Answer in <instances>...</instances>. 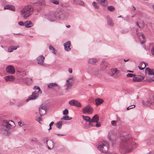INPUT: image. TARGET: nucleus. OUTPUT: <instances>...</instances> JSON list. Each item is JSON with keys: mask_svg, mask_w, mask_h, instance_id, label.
<instances>
[{"mask_svg": "<svg viewBox=\"0 0 154 154\" xmlns=\"http://www.w3.org/2000/svg\"><path fill=\"white\" fill-rule=\"evenodd\" d=\"M33 12V8L31 5H27L25 6L20 11L21 15L24 19H26Z\"/></svg>", "mask_w": 154, "mask_h": 154, "instance_id": "2", "label": "nucleus"}, {"mask_svg": "<svg viewBox=\"0 0 154 154\" xmlns=\"http://www.w3.org/2000/svg\"><path fill=\"white\" fill-rule=\"evenodd\" d=\"M32 79L31 78H26L23 81V82L26 84L27 85H29L31 84L32 83Z\"/></svg>", "mask_w": 154, "mask_h": 154, "instance_id": "21", "label": "nucleus"}, {"mask_svg": "<svg viewBox=\"0 0 154 154\" xmlns=\"http://www.w3.org/2000/svg\"><path fill=\"white\" fill-rule=\"evenodd\" d=\"M57 11H55L51 13L48 17V20L51 22H53L56 21L57 20L58 15Z\"/></svg>", "mask_w": 154, "mask_h": 154, "instance_id": "5", "label": "nucleus"}, {"mask_svg": "<svg viewBox=\"0 0 154 154\" xmlns=\"http://www.w3.org/2000/svg\"><path fill=\"white\" fill-rule=\"evenodd\" d=\"M135 107V106L134 105H132L130 106H129L127 107L126 109L127 110H128L131 109H132V108Z\"/></svg>", "mask_w": 154, "mask_h": 154, "instance_id": "47", "label": "nucleus"}, {"mask_svg": "<svg viewBox=\"0 0 154 154\" xmlns=\"http://www.w3.org/2000/svg\"><path fill=\"white\" fill-rule=\"evenodd\" d=\"M51 126H50V128H49L48 129V130H51Z\"/></svg>", "mask_w": 154, "mask_h": 154, "instance_id": "64", "label": "nucleus"}, {"mask_svg": "<svg viewBox=\"0 0 154 154\" xmlns=\"http://www.w3.org/2000/svg\"><path fill=\"white\" fill-rule=\"evenodd\" d=\"M4 9L5 10L8 9L13 11H15V10L14 6L11 5H5V6Z\"/></svg>", "mask_w": 154, "mask_h": 154, "instance_id": "20", "label": "nucleus"}, {"mask_svg": "<svg viewBox=\"0 0 154 154\" xmlns=\"http://www.w3.org/2000/svg\"><path fill=\"white\" fill-rule=\"evenodd\" d=\"M42 93V91L41 89H39L38 92L34 91L32 93V94L29 96H38L41 95Z\"/></svg>", "mask_w": 154, "mask_h": 154, "instance_id": "22", "label": "nucleus"}, {"mask_svg": "<svg viewBox=\"0 0 154 154\" xmlns=\"http://www.w3.org/2000/svg\"><path fill=\"white\" fill-rule=\"evenodd\" d=\"M62 121H60L57 123L56 124V127L59 129H60L62 127Z\"/></svg>", "mask_w": 154, "mask_h": 154, "instance_id": "36", "label": "nucleus"}, {"mask_svg": "<svg viewBox=\"0 0 154 154\" xmlns=\"http://www.w3.org/2000/svg\"><path fill=\"white\" fill-rule=\"evenodd\" d=\"M111 73H110V75L111 76L113 75L116 73H119V70H117L116 68H113L111 69Z\"/></svg>", "mask_w": 154, "mask_h": 154, "instance_id": "27", "label": "nucleus"}, {"mask_svg": "<svg viewBox=\"0 0 154 154\" xmlns=\"http://www.w3.org/2000/svg\"><path fill=\"white\" fill-rule=\"evenodd\" d=\"M98 61L97 59L91 58L89 59L88 60V63H89L93 64Z\"/></svg>", "mask_w": 154, "mask_h": 154, "instance_id": "26", "label": "nucleus"}, {"mask_svg": "<svg viewBox=\"0 0 154 154\" xmlns=\"http://www.w3.org/2000/svg\"><path fill=\"white\" fill-rule=\"evenodd\" d=\"M6 72L10 74H14L15 73V70L13 66L9 65L6 69Z\"/></svg>", "mask_w": 154, "mask_h": 154, "instance_id": "12", "label": "nucleus"}, {"mask_svg": "<svg viewBox=\"0 0 154 154\" xmlns=\"http://www.w3.org/2000/svg\"><path fill=\"white\" fill-rule=\"evenodd\" d=\"M25 25L26 27H30L32 26V23L30 21H27L25 22Z\"/></svg>", "mask_w": 154, "mask_h": 154, "instance_id": "33", "label": "nucleus"}, {"mask_svg": "<svg viewBox=\"0 0 154 154\" xmlns=\"http://www.w3.org/2000/svg\"><path fill=\"white\" fill-rule=\"evenodd\" d=\"M50 2L55 5H57L59 4V2L58 0H51Z\"/></svg>", "mask_w": 154, "mask_h": 154, "instance_id": "38", "label": "nucleus"}, {"mask_svg": "<svg viewBox=\"0 0 154 154\" xmlns=\"http://www.w3.org/2000/svg\"><path fill=\"white\" fill-rule=\"evenodd\" d=\"M136 24L141 29L143 28L145 25V23L143 21H142L140 23V25H139L138 22H136Z\"/></svg>", "mask_w": 154, "mask_h": 154, "instance_id": "32", "label": "nucleus"}, {"mask_svg": "<svg viewBox=\"0 0 154 154\" xmlns=\"http://www.w3.org/2000/svg\"><path fill=\"white\" fill-rule=\"evenodd\" d=\"M108 139L109 140V141H112V140L111 139V138L110 137V136H108Z\"/></svg>", "mask_w": 154, "mask_h": 154, "instance_id": "59", "label": "nucleus"}, {"mask_svg": "<svg viewBox=\"0 0 154 154\" xmlns=\"http://www.w3.org/2000/svg\"><path fill=\"white\" fill-rule=\"evenodd\" d=\"M18 46H11L10 47L8 48V51L9 52H12L13 50H16Z\"/></svg>", "mask_w": 154, "mask_h": 154, "instance_id": "31", "label": "nucleus"}, {"mask_svg": "<svg viewBox=\"0 0 154 154\" xmlns=\"http://www.w3.org/2000/svg\"><path fill=\"white\" fill-rule=\"evenodd\" d=\"M92 5L95 8L98 9L99 8V6L96 2H94L92 3Z\"/></svg>", "mask_w": 154, "mask_h": 154, "instance_id": "42", "label": "nucleus"}, {"mask_svg": "<svg viewBox=\"0 0 154 154\" xmlns=\"http://www.w3.org/2000/svg\"><path fill=\"white\" fill-rule=\"evenodd\" d=\"M132 10L133 11H134L136 10L134 6H133Z\"/></svg>", "mask_w": 154, "mask_h": 154, "instance_id": "60", "label": "nucleus"}, {"mask_svg": "<svg viewBox=\"0 0 154 154\" xmlns=\"http://www.w3.org/2000/svg\"><path fill=\"white\" fill-rule=\"evenodd\" d=\"M34 89L35 90H38L40 89L39 87L38 86H35L34 87Z\"/></svg>", "mask_w": 154, "mask_h": 154, "instance_id": "54", "label": "nucleus"}, {"mask_svg": "<svg viewBox=\"0 0 154 154\" xmlns=\"http://www.w3.org/2000/svg\"><path fill=\"white\" fill-rule=\"evenodd\" d=\"M116 121L113 120L111 122V124L112 126H116L117 125Z\"/></svg>", "mask_w": 154, "mask_h": 154, "instance_id": "46", "label": "nucleus"}, {"mask_svg": "<svg viewBox=\"0 0 154 154\" xmlns=\"http://www.w3.org/2000/svg\"><path fill=\"white\" fill-rule=\"evenodd\" d=\"M74 81L73 77L70 78L66 81V85L67 86L66 89L68 90L72 85V82Z\"/></svg>", "mask_w": 154, "mask_h": 154, "instance_id": "8", "label": "nucleus"}, {"mask_svg": "<svg viewBox=\"0 0 154 154\" xmlns=\"http://www.w3.org/2000/svg\"><path fill=\"white\" fill-rule=\"evenodd\" d=\"M57 134V135H58L59 136H61L65 135H64V134Z\"/></svg>", "mask_w": 154, "mask_h": 154, "instance_id": "58", "label": "nucleus"}, {"mask_svg": "<svg viewBox=\"0 0 154 154\" xmlns=\"http://www.w3.org/2000/svg\"><path fill=\"white\" fill-rule=\"evenodd\" d=\"M54 124V122H51V123L49 124V126H51H51H52L53 124Z\"/></svg>", "mask_w": 154, "mask_h": 154, "instance_id": "57", "label": "nucleus"}, {"mask_svg": "<svg viewBox=\"0 0 154 154\" xmlns=\"http://www.w3.org/2000/svg\"><path fill=\"white\" fill-rule=\"evenodd\" d=\"M57 11L58 14L57 16L58 17L57 19L63 20L66 18L67 16L64 14L58 11Z\"/></svg>", "mask_w": 154, "mask_h": 154, "instance_id": "14", "label": "nucleus"}, {"mask_svg": "<svg viewBox=\"0 0 154 154\" xmlns=\"http://www.w3.org/2000/svg\"><path fill=\"white\" fill-rule=\"evenodd\" d=\"M121 142L120 144V148L124 151L129 152L135 147V143L133 141L132 138L128 136L121 137Z\"/></svg>", "mask_w": 154, "mask_h": 154, "instance_id": "1", "label": "nucleus"}, {"mask_svg": "<svg viewBox=\"0 0 154 154\" xmlns=\"http://www.w3.org/2000/svg\"><path fill=\"white\" fill-rule=\"evenodd\" d=\"M46 143L48 149H51L53 148L54 147V143L51 140H46Z\"/></svg>", "mask_w": 154, "mask_h": 154, "instance_id": "16", "label": "nucleus"}, {"mask_svg": "<svg viewBox=\"0 0 154 154\" xmlns=\"http://www.w3.org/2000/svg\"><path fill=\"white\" fill-rule=\"evenodd\" d=\"M107 9L110 11H114L115 8L112 6H109L107 7Z\"/></svg>", "mask_w": 154, "mask_h": 154, "instance_id": "37", "label": "nucleus"}, {"mask_svg": "<svg viewBox=\"0 0 154 154\" xmlns=\"http://www.w3.org/2000/svg\"><path fill=\"white\" fill-rule=\"evenodd\" d=\"M99 117L98 115H95L91 119V122H94L98 123V122L99 120Z\"/></svg>", "mask_w": 154, "mask_h": 154, "instance_id": "23", "label": "nucleus"}, {"mask_svg": "<svg viewBox=\"0 0 154 154\" xmlns=\"http://www.w3.org/2000/svg\"><path fill=\"white\" fill-rule=\"evenodd\" d=\"M94 122H91V121L89 122L88 125L89 126H94V125L92 123Z\"/></svg>", "mask_w": 154, "mask_h": 154, "instance_id": "50", "label": "nucleus"}, {"mask_svg": "<svg viewBox=\"0 0 154 154\" xmlns=\"http://www.w3.org/2000/svg\"><path fill=\"white\" fill-rule=\"evenodd\" d=\"M148 80H149V82H151L152 81H154V79H149Z\"/></svg>", "mask_w": 154, "mask_h": 154, "instance_id": "61", "label": "nucleus"}, {"mask_svg": "<svg viewBox=\"0 0 154 154\" xmlns=\"http://www.w3.org/2000/svg\"><path fill=\"white\" fill-rule=\"evenodd\" d=\"M69 112L68 110L66 109L63 111V114L64 115H66Z\"/></svg>", "mask_w": 154, "mask_h": 154, "instance_id": "44", "label": "nucleus"}, {"mask_svg": "<svg viewBox=\"0 0 154 154\" xmlns=\"http://www.w3.org/2000/svg\"><path fill=\"white\" fill-rule=\"evenodd\" d=\"M18 24L20 26H24L25 25V23L22 21H20L18 22Z\"/></svg>", "mask_w": 154, "mask_h": 154, "instance_id": "52", "label": "nucleus"}, {"mask_svg": "<svg viewBox=\"0 0 154 154\" xmlns=\"http://www.w3.org/2000/svg\"><path fill=\"white\" fill-rule=\"evenodd\" d=\"M107 24L110 26H112L113 25V23L111 19L109 18L108 19Z\"/></svg>", "mask_w": 154, "mask_h": 154, "instance_id": "35", "label": "nucleus"}, {"mask_svg": "<svg viewBox=\"0 0 154 154\" xmlns=\"http://www.w3.org/2000/svg\"><path fill=\"white\" fill-rule=\"evenodd\" d=\"M23 105V103L22 102H19L17 103V106H22Z\"/></svg>", "mask_w": 154, "mask_h": 154, "instance_id": "51", "label": "nucleus"}, {"mask_svg": "<svg viewBox=\"0 0 154 154\" xmlns=\"http://www.w3.org/2000/svg\"><path fill=\"white\" fill-rule=\"evenodd\" d=\"M46 107L45 105L42 104L38 108L39 113L41 116H43L46 113Z\"/></svg>", "mask_w": 154, "mask_h": 154, "instance_id": "7", "label": "nucleus"}, {"mask_svg": "<svg viewBox=\"0 0 154 154\" xmlns=\"http://www.w3.org/2000/svg\"><path fill=\"white\" fill-rule=\"evenodd\" d=\"M49 49L50 51L53 53L55 54H56V53L54 51V49L52 46L51 45L50 46Z\"/></svg>", "mask_w": 154, "mask_h": 154, "instance_id": "43", "label": "nucleus"}, {"mask_svg": "<svg viewBox=\"0 0 154 154\" xmlns=\"http://www.w3.org/2000/svg\"><path fill=\"white\" fill-rule=\"evenodd\" d=\"M96 1L103 6H105L107 5V2L106 0H96Z\"/></svg>", "mask_w": 154, "mask_h": 154, "instance_id": "29", "label": "nucleus"}, {"mask_svg": "<svg viewBox=\"0 0 154 154\" xmlns=\"http://www.w3.org/2000/svg\"><path fill=\"white\" fill-rule=\"evenodd\" d=\"M142 103L143 105L145 106H147L150 104V103L149 99H147L146 100V99H143L142 101Z\"/></svg>", "mask_w": 154, "mask_h": 154, "instance_id": "24", "label": "nucleus"}, {"mask_svg": "<svg viewBox=\"0 0 154 154\" xmlns=\"http://www.w3.org/2000/svg\"><path fill=\"white\" fill-rule=\"evenodd\" d=\"M64 119L65 120H71L72 118L69 117V116H64Z\"/></svg>", "mask_w": 154, "mask_h": 154, "instance_id": "45", "label": "nucleus"}, {"mask_svg": "<svg viewBox=\"0 0 154 154\" xmlns=\"http://www.w3.org/2000/svg\"><path fill=\"white\" fill-rule=\"evenodd\" d=\"M48 87L49 88L54 89H59L60 88V86L57 84L55 83H52L49 84L48 85Z\"/></svg>", "mask_w": 154, "mask_h": 154, "instance_id": "10", "label": "nucleus"}, {"mask_svg": "<svg viewBox=\"0 0 154 154\" xmlns=\"http://www.w3.org/2000/svg\"><path fill=\"white\" fill-rule=\"evenodd\" d=\"M37 97H29V98L26 100V102H28L30 100H34L37 98Z\"/></svg>", "mask_w": 154, "mask_h": 154, "instance_id": "41", "label": "nucleus"}, {"mask_svg": "<svg viewBox=\"0 0 154 154\" xmlns=\"http://www.w3.org/2000/svg\"><path fill=\"white\" fill-rule=\"evenodd\" d=\"M69 103L71 106H75L78 107H81L82 106L81 104L79 102L74 100L69 101Z\"/></svg>", "mask_w": 154, "mask_h": 154, "instance_id": "9", "label": "nucleus"}, {"mask_svg": "<svg viewBox=\"0 0 154 154\" xmlns=\"http://www.w3.org/2000/svg\"><path fill=\"white\" fill-rule=\"evenodd\" d=\"M136 32L137 34V35L138 37L139 38V40L140 41L141 43L143 44L144 42H145V37L144 36V35L143 34V33L141 32L139 33L137 32V29H136Z\"/></svg>", "mask_w": 154, "mask_h": 154, "instance_id": "11", "label": "nucleus"}, {"mask_svg": "<svg viewBox=\"0 0 154 154\" xmlns=\"http://www.w3.org/2000/svg\"><path fill=\"white\" fill-rule=\"evenodd\" d=\"M82 117L83 119L87 122H89L91 121V118L89 116H82Z\"/></svg>", "mask_w": 154, "mask_h": 154, "instance_id": "34", "label": "nucleus"}, {"mask_svg": "<svg viewBox=\"0 0 154 154\" xmlns=\"http://www.w3.org/2000/svg\"><path fill=\"white\" fill-rule=\"evenodd\" d=\"M151 51L152 54L153 55H154V46H153L152 48Z\"/></svg>", "mask_w": 154, "mask_h": 154, "instance_id": "53", "label": "nucleus"}, {"mask_svg": "<svg viewBox=\"0 0 154 154\" xmlns=\"http://www.w3.org/2000/svg\"><path fill=\"white\" fill-rule=\"evenodd\" d=\"M44 59L45 57L43 55H41L39 56L37 58V60L38 61V63L41 65H43Z\"/></svg>", "mask_w": 154, "mask_h": 154, "instance_id": "15", "label": "nucleus"}, {"mask_svg": "<svg viewBox=\"0 0 154 154\" xmlns=\"http://www.w3.org/2000/svg\"><path fill=\"white\" fill-rule=\"evenodd\" d=\"M109 144L107 142H102L99 144L98 149L102 152H106L107 151Z\"/></svg>", "mask_w": 154, "mask_h": 154, "instance_id": "3", "label": "nucleus"}, {"mask_svg": "<svg viewBox=\"0 0 154 154\" xmlns=\"http://www.w3.org/2000/svg\"><path fill=\"white\" fill-rule=\"evenodd\" d=\"M4 79L6 82H12L15 80V78L12 75H9L4 77Z\"/></svg>", "mask_w": 154, "mask_h": 154, "instance_id": "17", "label": "nucleus"}, {"mask_svg": "<svg viewBox=\"0 0 154 154\" xmlns=\"http://www.w3.org/2000/svg\"><path fill=\"white\" fill-rule=\"evenodd\" d=\"M41 118L40 117H39L38 118V119L39 120V121H40V120H41Z\"/></svg>", "mask_w": 154, "mask_h": 154, "instance_id": "63", "label": "nucleus"}, {"mask_svg": "<svg viewBox=\"0 0 154 154\" xmlns=\"http://www.w3.org/2000/svg\"><path fill=\"white\" fill-rule=\"evenodd\" d=\"M146 67V64L144 62H142L141 63L139 66L138 68L139 69L141 70H143Z\"/></svg>", "mask_w": 154, "mask_h": 154, "instance_id": "30", "label": "nucleus"}, {"mask_svg": "<svg viewBox=\"0 0 154 154\" xmlns=\"http://www.w3.org/2000/svg\"><path fill=\"white\" fill-rule=\"evenodd\" d=\"M149 100L150 101V104H152L154 103V97H151V98H149Z\"/></svg>", "mask_w": 154, "mask_h": 154, "instance_id": "39", "label": "nucleus"}, {"mask_svg": "<svg viewBox=\"0 0 154 154\" xmlns=\"http://www.w3.org/2000/svg\"><path fill=\"white\" fill-rule=\"evenodd\" d=\"M144 79V77L142 75H135L134 76L133 80L134 82H140Z\"/></svg>", "mask_w": 154, "mask_h": 154, "instance_id": "13", "label": "nucleus"}, {"mask_svg": "<svg viewBox=\"0 0 154 154\" xmlns=\"http://www.w3.org/2000/svg\"><path fill=\"white\" fill-rule=\"evenodd\" d=\"M73 2L74 4L82 6H83L84 4V2L81 0H74Z\"/></svg>", "mask_w": 154, "mask_h": 154, "instance_id": "28", "label": "nucleus"}, {"mask_svg": "<svg viewBox=\"0 0 154 154\" xmlns=\"http://www.w3.org/2000/svg\"><path fill=\"white\" fill-rule=\"evenodd\" d=\"M70 46L71 42L70 41H68L65 43L64 44V46L65 50L67 51H70L71 50V49L70 48Z\"/></svg>", "mask_w": 154, "mask_h": 154, "instance_id": "19", "label": "nucleus"}, {"mask_svg": "<svg viewBox=\"0 0 154 154\" xmlns=\"http://www.w3.org/2000/svg\"><path fill=\"white\" fill-rule=\"evenodd\" d=\"M103 102V100L101 98H98L95 99V102L96 105L97 106H98L101 104Z\"/></svg>", "mask_w": 154, "mask_h": 154, "instance_id": "25", "label": "nucleus"}, {"mask_svg": "<svg viewBox=\"0 0 154 154\" xmlns=\"http://www.w3.org/2000/svg\"><path fill=\"white\" fill-rule=\"evenodd\" d=\"M15 124L12 121H9L7 120H3L2 122V125L6 128L9 129L12 127H14Z\"/></svg>", "mask_w": 154, "mask_h": 154, "instance_id": "4", "label": "nucleus"}, {"mask_svg": "<svg viewBox=\"0 0 154 154\" xmlns=\"http://www.w3.org/2000/svg\"><path fill=\"white\" fill-rule=\"evenodd\" d=\"M68 71L70 73H72V69L71 68H69L68 69Z\"/></svg>", "mask_w": 154, "mask_h": 154, "instance_id": "56", "label": "nucleus"}, {"mask_svg": "<svg viewBox=\"0 0 154 154\" xmlns=\"http://www.w3.org/2000/svg\"><path fill=\"white\" fill-rule=\"evenodd\" d=\"M66 27L67 28H70V25H68V26H66Z\"/></svg>", "mask_w": 154, "mask_h": 154, "instance_id": "62", "label": "nucleus"}, {"mask_svg": "<svg viewBox=\"0 0 154 154\" xmlns=\"http://www.w3.org/2000/svg\"><path fill=\"white\" fill-rule=\"evenodd\" d=\"M149 141L150 143L149 144L148 143V145H150L151 144L154 145V137L153 138H151L149 140Z\"/></svg>", "mask_w": 154, "mask_h": 154, "instance_id": "40", "label": "nucleus"}, {"mask_svg": "<svg viewBox=\"0 0 154 154\" xmlns=\"http://www.w3.org/2000/svg\"><path fill=\"white\" fill-rule=\"evenodd\" d=\"M82 111L84 114L86 113L91 114L93 112V108L90 105H88L82 109Z\"/></svg>", "mask_w": 154, "mask_h": 154, "instance_id": "6", "label": "nucleus"}, {"mask_svg": "<svg viewBox=\"0 0 154 154\" xmlns=\"http://www.w3.org/2000/svg\"><path fill=\"white\" fill-rule=\"evenodd\" d=\"M101 125V124L100 122H98V123H97L95 125V126L97 128H99L100 127Z\"/></svg>", "mask_w": 154, "mask_h": 154, "instance_id": "49", "label": "nucleus"}, {"mask_svg": "<svg viewBox=\"0 0 154 154\" xmlns=\"http://www.w3.org/2000/svg\"><path fill=\"white\" fill-rule=\"evenodd\" d=\"M145 72L146 74L149 75H152L154 77V69L147 68L145 69Z\"/></svg>", "mask_w": 154, "mask_h": 154, "instance_id": "18", "label": "nucleus"}, {"mask_svg": "<svg viewBox=\"0 0 154 154\" xmlns=\"http://www.w3.org/2000/svg\"><path fill=\"white\" fill-rule=\"evenodd\" d=\"M18 125L20 126H22L23 125V124H22V122L20 121L18 122Z\"/></svg>", "mask_w": 154, "mask_h": 154, "instance_id": "55", "label": "nucleus"}, {"mask_svg": "<svg viewBox=\"0 0 154 154\" xmlns=\"http://www.w3.org/2000/svg\"><path fill=\"white\" fill-rule=\"evenodd\" d=\"M126 76L127 77H131L134 76L133 74L128 73L127 75Z\"/></svg>", "mask_w": 154, "mask_h": 154, "instance_id": "48", "label": "nucleus"}]
</instances>
